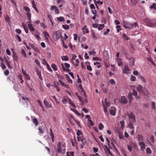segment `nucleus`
Returning a JSON list of instances; mask_svg holds the SVG:
<instances>
[{
  "label": "nucleus",
  "mask_w": 156,
  "mask_h": 156,
  "mask_svg": "<svg viewBox=\"0 0 156 156\" xmlns=\"http://www.w3.org/2000/svg\"><path fill=\"white\" fill-rule=\"evenodd\" d=\"M28 28L31 32L34 31V28L33 27V25L32 24L29 23L28 25Z\"/></svg>",
  "instance_id": "18"
},
{
  "label": "nucleus",
  "mask_w": 156,
  "mask_h": 156,
  "mask_svg": "<svg viewBox=\"0 0 156 156\" xmlns=\"http://www.w3.org/2000/svg\"><path fill=\"white\" fill-rule=\"evenodd\" d=\"M150 140L152 144H154V137L153 136H151Z\"/></svg>",
  "instance_id": "53"
},
{
  "label": "nucleus",
  "mask_w": 156,
  "mask_h": 156,
  "mask_svg": "<svg viewBox=\"0 0 156 156\" xmlns=\"http://www.w3.org/2000/svg\"><path fill=\"white\" fill-rule=\"evenodd\" d=\"M63 28L65 30H68L69 28V26L67 25H62Z\"/></svg>",
  "instance_id": "47"
},
{
  "label": "nucleus",
  "mask_w": 156,
  "mask_h": 156,
  "mask_svg": "<svg viewBox=\"0 0 156 156\" xmlns=\"http://www.w3.org/2000/svg\"><path fill=\"white\" fill-rule=\"evenodd\" d=\"M128 116L129 121V127H133L136 125L135 116L132 113L129 114Z\"/></svg>",
  "instance_id": "2"
},
{
  "label": "nucleus",
  "mask_w": 156,
  "mask_h": 156,
  "mask_svg": "<svg viewBox=\"0 0 156 156\" xmlns=\"http://www.w3.org/2000/svg\"><path fill=\"white\" fill-rule=\"evenodd\" d=\"M57 20L59 22H63L64 21V18L62 16L57 18Z\"/></svg>",
  "instance_id": "34"
},
{
  "label": "nucleus",
  "mask_w": 156,
  "mask_h": 156,
  "mask_svg": "<svg viewBox=\"0 0 156 156\" xmlns=\"http://www.w3.org/2000/svg\"><path fill=\"white\" fill-rule=\"evenodd\" d=\"M76 134L77 136H79L80 135H83V133L81 130H78L77 132L76 133Z\"/></svg>",
  "instance_id": "54"
},
{
  "label": "nucleus",
  "mask_w": 156,
  "mask_h": 156,
  "mask_svg": "<svg viewBox=\"0 0 156 156\" xmlns=\"http://www.w3.org/2000/svg\"><path fill=\"white\" fill-rule=\"evenodd\" d=\"M75 94L77 96L80 101L81 102V104L82 105H83L84 104L83 101L84 99L82 98L81 97L80 95H79L78 93H76Z\"/></svg>",
  "instance_id": "13"
},
{
  "label": "nucleus",
  "mask_w": 156,
  "mask_h": 156,
  "mask_svg": "<svg viewBox=\"0 0 156 156\" xmlns=\"http://www.w3.org/2000/svg\"><path fill=\"white\" fill-rule=\"evenodd\" d=\"M22 26H23V28L24 29L25 32L26 33H27L28 32V29L27 27H26L25 26V25H24L23 23Z\"/></svg>",
  "instance_id": "44"
},
{
  "label": "nucleus",
  "mask_w": 156,
  "mask_h": 156,
  "mask_svg": "<svg viewBox=\"0 0 156 156\" xmlns=\"http://www.w3.org/2000/svg\"><path fill=\"white\" fill-rule=\"evenodd\" d=\"M52 68L55 71L57 70L58 69L57 66L55 64H52L51 66Z\"/></svg>",
  "instance_id": "41"
},
{
  "label": "nucleus",
  "mask_w": 156,
  "mask_h": 156,
  "mask_svg": "<svg viewBox=\"0 0 156 156\" xmlns=\"http://www.w3.org/2000/svg\"><path fill=\"white\" fill-rule=\"evenodd\" d=\"M136 80V77L133 75H132L131 76L130 80L131 81H135Z\"/></svg>",
  "instance_id": "46"
},
{
  "label": "nucleus",
  "mask_w": 156,
  "mask_h": 156,
  "mask_svg": "<svg viewBox=\"0 0 156 156\" xmlns=\"http://www.w3.org/2000/svg\"><path fill=\"white\" fill-rule=\"evenodd\" d=\"M62 60L64 61H68L69 60V58L66 56H63L61 57Z\"/></svg>",
  "instance_id": "29"
},
{
  "label": "nucleus",
  "mask_w": 156,
  "mask_h": 156,
  "mask_svg": "<svg viewBox=\"0 0 156 156\" xmlns=\"http://www.w3.org/2000/svg\"><path fill=\"white\" fill-rule=\"evenodd\" d=\"M124 120L120 121L118 124L119 126H120V127H124Z\"/></svg>",
  "instance_id": "32"
},
{
  "label": "nucleus",
  "mask_w": 156,
  "mask_h": 156,
  "mask_svg": "<svg viewBox=\"0 0 156 156\" xmlns=\"http://www.w3.org/2000/svg\"><path fill=\"white\" fill-rule=\"evenodd\" d=\"M133 95L135 96V98L137 99H140V98L139 95H137V92L134 89L133 90Z\"/></svg>",
  "instance_id": "16"
},
{
  "label": "nucleus",
  "mask_w": 156,
  "mask_h": 156,
  "mask_svg": "<svg viewBox=\"0 0 156 156\" xmlns=\"http://www.w3.org/2000/svg\"><path fill=\"white\" fill-rule=\"evenodd\" d=\"M71 110H72L76 114L78 115H80V114L75 109H71Z\"/></svg>",
  "instance_id": "57"
},
{
  "label": "nucleus",
  "mask_w": 156,
  "mask_h": 156,
  "mask_svg": "<svg viewBox=\"0 0 156 156\" xmlns=\"http://www.w3.org/2000/svg\"><path fill=\"white\" fill-rule=\"evenodd\" d=\"M139 78L140 79V80L142 81V82H143L144 83H145L146 82V80L144 78V77L141 76V75H139L138 76Z\"/></svg>",
  "instance_id": "28"
},
{
  "label": "nucleus",
  "mask_w": 156,
  "mask_h": 156,
  "mask_svg": "<svg viewBox=\"0 0 156 156\" xmlns=\"http://www.w3.org/2000/svg\"><path fill=\"white\" fill-rule=\"evenodd\" d=\"M24 9L27 12H30V9L27 6H25L24 7Z\"/></svg>",
  "instance_id": "48"
},
{
  "label": "nucleus",
  "mask_w": 156,
  "mask_h": 156,
  "mask_svg": "<svg viewBox=\"0 0 156 156\" xmlns=\"http://www.w3.org/2000/svg\"><path fill=\"white\" fill-rule=\"evenodd\" d=\"M138 139L139 140H143V136L141 135H138Z\"/></svg>",
  "instance_id": "59"
},
{
  "label": "nucleus",
  "mask_w": 156,
  "mask_h": 156,
  "mask_svg": "<svg viewBox=\"0 0 156 156\" xmlns=\"http://www.w3.org/2000/svg\"><path fill=\"white\" fill-rule=\"evenodd\" d=\"M4 58L6 65L9 68L11 69L12 67L10 65L11 62L10 60V57L8 56H7L6 57L5 56L4 57Z\"/></svg>",
  "instance_id": "5"
},
{
  "label": "nucleus",
  "mask_w": 156,
  "mask_h": 156,
  "mask_svg": "<svg viewBox=\"0 0 156 156\" xmlns=\"http://www.w3.org/2000/svg\"><path fill=\"white\" fill-rule=\"evenodd\" d=\"M44 105L48 108H50L51 107L52 105L51 104H50L47 101L46 99H44Z\"/></svg>",
  "instance_id": "14"
},
{
  "label": "nucleus",
  "mask_w": 156,
  "mask_h": 156,
  "mask_svg": "<svg viewBox=\"0 0 156 156\" xmlns=\"http://www.w3.org/2000/svg\"><path fill=\"white\" fill-rule=\"evenodd\" d=\"M139 144L140 146V148L142 149H144L145 148V144L144 142H139Z\"/></svg>",
  "instance_id": "20"
},
{
  "label": "nucleus",
  "mask_w": 156,
  "mask_h": 156,
  "mask_svg": "<svg viewBox=\"0 0 156 156\" xmlns=\"http://www.w3.org/2000/svg\"><path fill=\"white\" fill-rule=\"evenodd\" d=\"M151 108L152 109H155V103L154 102H152L151 103Z\"/></svg>",
  "instance_id": "56"
},
{
  "label": "nucleus",
  "mask_w": 156,
  "mask_h": 156,
  "mask_svg": "<svg viewBox=\"0 0 156 156\" xmlns=\"http://www.w3.org/2000/svg\"><path fill=\"white\" fill-rule=\"evenodd\" d=\"M105 27V25L103 24H100L99 25V26L98 27V29L99 30H102L103 28L104 27Z\"/></svg>",
  "instance_id": "43"
},
{
  "label": "nucleus",
  "mask_w": 156,
  "mask_h": 156,
  "mask_svg": "<svg viewBox=\"0 0 156 156\" xmlns=\"http://www.w3.org/2000/svg\"><path fill=\"white\" fill-rule=\"evenodd\" d=\"M129 60V65L130 67H133L134 65L135 59L133 57H131L129 58H128Z\"/></svg>",
  "instance_id": "7"
},
{
  "label": "nucleus",
  "mask_w": 156,
  "mask_h": 156,
  "mask_svg": "<svg viewBox=\"0 0 156 156\" xmlns=\"http://www.w3.org/2000/svg\"><path fill=\"white\" fill-rule=\"evenodd\" d=\"M1 68H2V69H5L6 68V66L3 62H1Z\"/></svg>",
  "instance_id": "49"
},
{
  "label": "nucleus",
  "mask_w": 156,
  "mask_h": 156,
  "mask_svg": "<svg viewBox=\"0 0 156 156\" xmlns=\"http://www.w3.org/2000/svg\"><path fill=\"white\" fill-rule=\"evenodd\" d=\"M119 101L121 103L126 104L127 102V100L126 98L124 96L121 97V98L119 100Z\"/></svg>",
  "instance_id": "12"
},
{
  "label": "nucleus",
  "mask_w": 156,
  "mask_h": 156,
  "mask_svg": "<svg viewBox=\"0 0 156 156\" xmlns=\"http://www.w3.org/2000/svg\"><path fill=\"white\" fill-rule=\"evenodd\" d=\"M54 35L55 37V41H58L59 40L60 36H61L60 32L58 31H55L54 34Z\"/></svg>",
  "instance_id": "11"
},
{
  "label": "nucleus",
  "mask_w": 156,
  "mask_h": 156,
  "mask_svg": "<svg viewBox=\"0 0 156 156\" xmlns=\"http://www.w3.org/2000/svg\"><path fill=\"white\" fill-rule=\"evenodd\" d=\"M124 27L126 29L130 30L134 28H136L138 26L137 23L135 22L133 23H131L128 21H124L122 23Z\"/></svg>",
  "instance_id": "1"
},
{
  "label": "nucleus",
  "mask_w": 156,
  "mask_h": 156,
  "mask_svg": "<svg viewBox=\"0 0 156 156\" xmlns=\"http://www.w3.org/2000/svg\"><path fill=\"white\" fill-rule=\"evenodd\" d=\"M20 101H22V103L24 104L25 103L26 104L29 103H30V100L28 98L26 97H22V99H20Z\"/></svg>",
  "instance_id": "8"
},
{
  "label": "nucleus",
  "mask_w": 156,
  "mask_h": 156,
  "mask_svg": "<svg viewBox=\"0 0 156 156\" xmlns=\"http://www.w3.org/2000/svg\"><path fill=\"white\" fill-rule=\"evenodd\" d=\"M131 4L132 5H135L137 2L138 0H130Z\"/></svg>",
  "instance_id": "30"
},
{
  "label": "nucleus",
  "mask_w": 156,
  "mask_h": 156,
  "mask_svg": "<svg viewBox=\"0 0 156 156\" xmlns=\"http://www.w3.org/2000/svg\"><path fill=\"white\" fill-rule=\"evenodd\" d=\"M147 23V24L148 26L150 27H153L154 24V21L149 19H147L145 20Z\"/></svg>",
  "instance_id": "10"
},
{
  "label": "nucleus",
  "mask_w": 156,
  "mask_h": 156,
  "mask_svg": "<svg viewBox=\"0 0 156 156\" xmlns=\"http://www.w3.org/2000/svg\"><path fill=\"white\" fill-rule=\"evenodd\" d=\"M81 46L82 47L85 49H87L88 48V46L86 45V44H82Z\"/></svg>",
  "instance_id": "55"
},
{
  "label": "nucleus",
  "mask_w": 156,
  "mask_h": 156,
  "mask_svg": "<svg viewBox=\"0 0 156 156\" xmlns=\"http://www.w3.org/2000/svg\"><path fill=\"white\" fill-rule=\"evenodd\" d=\"M41 26L43 27L44 29H45L46 28V26L43 23H41L40 24Z\"/></svg>",
  "instance_id": "64"
},
{
  "label": "nucleus",
  "mask_w": 156,
  "mask_h": 156,
  "mask_svg": "<svg viewBox=\"0 0 156 156\" xmlns=\"http://www.w3.org/2000/svg\"><path fill=\"white\" fill-rule=\"evenodd\" d=\"M21 54L23 55L25 57H27V54L25 51L23 49H22L21 51Z\"/></svg>",
  "instance_id": "38"
},
{
  "label": "nucleus",
  "mask_w": 156,
  "mask_h": 156,
  "mask_svg": "<svg viewBox=\"0 0 156 156\" xmlns=\"http://www.w3.org/2000/svg\"><path fill=\"white\" fill-rule=\"evenodd\" d=\"M16 32L17 33L20 34L21 33V30L19 29H16L15 30Z\"/></svg>",
  "instance_id": "61"
},
{
  "label": "nucleus",
  "mask_w": 156,
  "mask_h": 156,
  "mask_svg": "<svg viewBox=\"0 0 156 156\" xmlns=\"http://www.w3.org/2000/svg\"><path fill=\"white\" fill-rule=\"evenodd\" d=\"M78 87H79V88L81 90V91L83 93L84 96L85 97V92H84L83 91V89L82 88V85L80 84H79L78 85Z\"/></svg>",
  "instance_id": "42"
},
{
  "label": "nucleus",
  "mask_w": 156,
  "mask_h": 156,
  "mask_svg": "<svg viewBox=\"0 0 156 156\" xmlns=\"http://www.w3.org/2000/svg\"><path fill=\"white\" fill-rule=\"evenodd\" d=\"M143 87L140 85H138L137 87V90L139 93H142L143 91Z\"/></svg>",
  "instance_id": "22"
},
{
  "label": "nucleus",
  "mask_w": 156,
  "mask_h": 156,
  "mask_svg": "<svg viewBox=\"0 0 156 156\" xmlns=\"http://www.w3.org/2000/svg\"><path fill=\"white\" fill-rule=\"evenodd\" d=\"M58 149L57 151L59 153L62 152V150L65 149V144L64 142H62L61 143L58 142L57 145Z\"/></svg>",
  "instance_id": "4"
},
{
  "label": "nucleus",
  "mask_w": 156,
  "mask_h": 156,
  "mask_svg": "<svg viewBox=\"0 0 156 156\" xmlns=\"http://www.w3.org/2000/svg\"><path fill=\"white\" fill-rule=\"evenodd\" d=\"M50 136H51V138L52 141V142H54V138H55L54 135V133H53L52 132V129H50Z\"/></svg>",
  "instance_id": "19"
},
{
  "label": "nucleus",
  "mask_w": 156,
  "mask_h": 156,
  "mask_svg": "<svg viewBox=\"0 0 156 156\" xmlns=\"http://www.w3.org/2000/svg\"><path fill=\"white\" fill-rule=\"evenodd\" d=\"M35 38L38 40L40 41L41 39V38L39 36V35H37V34H34Z\"/></svg>",
  "instance_id": "52"
},
{
  "label": "nucleus",
  "mask_w": 156,
  "mask_h": 156,
  "mask_svg": "<svg viewBox=\"0 0 156 156\" xmlns=\"http://www.w3.org/2000/svg\"><path fill=\"white\" fill-rule=\"evenodd\" d=\"M103 108H104V111L105 114H107L108 113V107L110 106V104L108 102L106 101L105 99V101H102Z\"/></svg>",
  "instance_id": "3"
},
{
  "label": "nucleus",
  "mask_w": 156,
  "mask_h": 156,
  "mask_svg": "<svg viewBox=\"0 0 156 156\" xmlns=\"http://www.w3.org/2000/svg\"><path fill=\"white\" fill-rule=\"evenodd\" d=\"M51 10H54L55 13L57 14H58L59 13V10L58 7L55 6H52L51 7Z\"/></svg>",
  "instance_id": "15"
},
{
  "label": "nucleus",
  "mask_w": 156,
  "mask_h": 156,
  "mask_svg": "<svg viewBox=\"0 0 156 156\" xmlns=\"http://www.w3.org/2000/svg\"><path fill=\"white\" fill-rule=\"evenodd\" d=\"M17 77L19 79L20 83H23L24 81L23 80L22 75L21 74H19L17 76Z\"/></svg>",
  "instance_id": "25"
},
{
  "label": "nucleus",
  "mask_w": 156,
  "mask_h": 156,
  "mask_svg": "<svg viewBox=\"0 0 156 156\" xmlns=\"http://www.w3.org/2000/svg\"><path fill=\"white\" fill-rule=\"evenodd\" d=\"M102 88L103 89V91L105 93L107 92L108 89L105 87L104 84H103L102 85Z\"/></svg>",
  "instance_id": "26"
},
{
  "label": "nucleus",
  "mask_w": 156,
  "mask_h": 156,
  "mask_svg": "<svg viewBox=\"0 0 156 156\" xmlns=\"http://www.w3.org/2000/svg\"><path fill=\"white\" fill-rule=\"evenodd\" d=\"M150 8L151 9H154V10L156 9V3H154L150 6Z\"/></svg>",
  "instance_id": "36"
},
{
  "label": "nucleus",
  "mask_w": 156,
  "mask_h": 156,
  "mask_svg": "<svg viewBox=\"0 0 156 156\" xmlns=\"http://www.w3.org/2000/svg\"><path fill=\"white\" fill-rule=\"evenodd\" d=\"M32 7L34 8L37 13L38 12L37 9V8L35 3L34 0L32 1Z\"/></svg>",
  "instance_id": "24"
},
{
  "label": "nucleus",
  "mask_w": 156,
  "mask_h": 156,
  "mask_svg": "<svg viewBox=\"0 0 156 156\" xmlns=\"http://www.w3.org/2000/svg\"><path fill=\"white\" fill-rule=\"evenodd\" d=\"M77 142L75 139H74V140L72 141V145L73 147H74L75 146V144H76Z\"/></svg>",
  "instance_id": "51"
},
{
  "label": "nucleus",
  "mask_w": 156,
  "mask_h": 156,
  "mask_svg": "<svg viewBox=\"0 0 156 156\" xmlns=\"http://www.w3.org/2000/svg\"><path fill=\"white\" fill-rule=\"evenodd\" d=\"M116 111V108L114 107H111L109 109L110 114L113 116L115 115Z\"/></svg>",
  "instance_id": "9"
},
{
  "label": "nucleus",
  "mask_w": 156,
  "mask_h": 156,
  "mask_svg": "<svg viewBox=\"0 0 156 156\" xmlns=\"http://www.w3.org/2000/svg\"><path fill=\"white\" fill-rule=\"evenodd\" d=\"M24 76L25 77V78L27 80H30V77L27 74H26L25 75H24Z\"/></svg>",
  "instance_id": "62"
},
{
  "label": "nucleus",
  "mask_w": 156,
  "mask_h": 156,
  "mask_svg": "<svg viewBox=\"0 0 156 156\" xmlns=\"http://www.w3.org/2000/svg\"><path fill=\"white\" fill-rule=\"evenodd\" d=\"M109 83L112 85H115V81L113 79L110 80L109 81Z\"/></svg>",
  "instance_id": "45"
},
{
  "label": "nucleus",
  "mask_w": 156,
  "mask_h": 156,
  "mask_svg": "<svg viewBox=\"0 0 156 156\" xmlns=\"http://www.w3.org/2000/svg\"><path fill=\"white\" fill-rule=\"evenodd\" d=\"M38 129L39 130V133H43L45 130L44 127H39Z\"/></svg>",
  "instance_id": "23"
},
{
  "label": "nucleus",
  "mask_w": 156,
  "mask_h": 156,
  "mask_svg": "<svg viewBox=\"0 0 156 156\" xmlns=\"http://www.w3.org/2000/svg\"><path fill=\"white\" fill-rule=\"evenodd\" d=\"M33 122L35 124L36 126H37L38 124V122L37 119L36 118H34L33 119Z\"/></svg>",
  "instance_id": "27"
},
{
  "label": "nucleus",
  "mask_w": 156,
  "mask_h": 156,
  "mask_svg": "<svg viewBox=\"0 0 156 156\" xmlns=\"http://www.w3.org/2000/svg\"><path fill=\"white\" fill-rule=\"evenodd\" d=\"M66 76L67 81L68 83H69L72 84L73 83V81L72 80L70 79L69 76L67 74L66 75Z\"/></svg>",
  "instance_id": "31"
},
{
  "label": "nucleus",
  "mask_w": 156,
  "mask_h": 156,
  "mask_svg": "<svg viewBox=\"0 0 156 156\" xmlns=\"http://www.w3.org/2000/svg\"><path fill=\"white\" fill-rule=\"evenodd\" d=\"M88 123L90 126H93L94 123L92 122V121L90 119H88Z\"/></svg>",
  "instance_id": "33"
},
{
  "label": "nucleus",
  "mask_w": 156,
  "mask_h": 156,
  "mask_svg": "<svg viewBox=\"0 0 156 156\" xmlns=\"http://www.w3.org/2000/svg\"><path fill=\"white\" fill-rule=\"evenodd\" d=\"M58 81L60 83V84L62 86L66 87V88H69V85L65 84L64 83L62 82L61 80H59Z\"/></svg>",
  "instance_id": "17"
},
{
  "label": "nucleus",
  "mask_w": 156,
  "mask_h": 156,
  "mask_svg": "<svg viewBox=\"0 0 156 156\" xmlns=\"http://www.w3.org/2000/svg\"><path fill=\"white\" fill-rule=\"evenodd\" d=\"M151 150L149 147H148L147 148L146 153L147 154H151Z\"/></svg>",
  "instance_id": "37"
},
{
  "label": "nucleus",
  "mask_w": 156,
  "mask_h": 156,
  "mask_svg": "<svg viewBox=\"0 0 156 156\" xmlns=\"http://www.w3.org/2000/svg\"><path fill=\"white\" fill-rule=\"evenodd\" d=\"M132 94L131 93H129L128 95V98L129 100V101L130 102L132 99Z\"/></svg>",
  "instance_id": "40"
},
{
  "label": "nucleus",
  "mask_w": 156,
  "mask_h": 156,
  "mask_svg": "<svg viewBox=\"0 0 156 156\" xmlns=\"http://www.w3.org/2000/svg\"><path fill=\"white\" fill-rule=\"evenodd\" d=\"M92 36L93 38L95 40L97 39V37L96 36L94 33V32H93L92 33Z\"/></svg>",
  "instance_id": "63"
},
{
  "label": "nucleus",
  "mask_w": 156,
  "mask_h": 156,
  "mask_svg": "<svg viewBox=\"0 0 156 156\" xmlns=\"http://www.w3.org/2000/svg\"><path fill=\"white\" fill-rule=\"evenodd\" d=\"M13 58L14 60L17 61L18 60V57L16 55H15L14 54L13 56Z\"/></svg>",
  "instance_id": "58"
},
{
  "label": "nucleus",
  "mask_w": 156,
  "mask_h": 156,
  "mask_svg": "<svg viewBox=\"0 0 156 156\" xmlns=\"http://www.w3.org/2000/svg\"><path fill=\"white\" fill-rule=\"evenodd\" d=\"M122 37L123 39L125 40H128L129 39L128 37L125 34H123L122 35Z\"/></svg>",
  "instance_id": "35"
},
{
  "label": "nucleus",
  "mask_w": 156,
  "mask_h": 156,
  "mask_svg": "<svg viewBox=\"0 0 156 156\" xmlns=\"http://www.w3.org/2000/svg\"><path fill=\"white\" fill-rule=\"evenodd\" d=\"M53 86L54 87H55L57 89V90L58 91H59L60 90V88L59 87H58V86L55 84V82L53 84V85L52 86Z\"/></svg>",
  "instance_id": "39"
},
{
  "label": "nucleus",
  "mask_w": 156,
  "mask_h": 156,
  "mask_svg": "<svg viewBox=\"0 0 156 156\" xmlns=\"http://www.w3.org/2000/svg\"><path fill=\"white\" fill-rule=\"evenodd\" d=\"M43 34H44V35L45 37H49V34L47 32L45 31H44L43 32Z\"/></svg>",
  "instance_id": "50"
},
{
  "label": "nucleus",
  "mask_w": 156,
  "mask_h": 156,
  "mask_svg": "<svg viewBox=\"0 0 156 156\" xmlns=\"http://www.w3.org/2000/svg\"><path fill=\"white\" fill-rule=\"evenodd\" d=\"M117 61L118 66H121L122 65V60L121 58H117Z\"/></svg>",
  "instance_id": "21"
},
{
  "label": "nucleus",
  "mask_w": 156,
  "mask_h": 156,
  "mask_svg": "<svg viewBox=\"0 0 156 156\" xmlns=\"http://www.w3.org/2000/svg\"><path fill=\"white\" fill-rule=\"evenodd\" d=\"M36 52H39V49L36 46H34L32 48Z\"/></svg>",
  "instance_id": "60"
},
{
  "label": "nucleus",
  "mask_w": 156,
  "mask_h": 156,
  "mask_svg": "<svg viewBox=\"0 0 156 156\" xmlns=\"http://www.w3.org/2000/svg\"><path fill=\"white\" fill-rule=\"evenodd\" d=\"M130 69L127 66H125L122 69V73L126 74L130 73Z\"/></svg>",
  "instance_id": "6"
}]
</instances>
